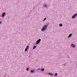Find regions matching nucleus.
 Segmentation results:
<instances>
[{
  "label": "nucleus",
  "instance_id": "obj_18",
  "mask_svg": "<svg viewBox=\"0 0 77 77\" xmlns=\"http://www.w3.org/2000/svg\"><path fill=\"white\" fill-rule=\"evenodd\" d=\"M37 70H38V71H39V70H40V69L39 68H38V69Z\"/></svg>",
  "mask_w": 77,
  "mask_h": 77
},
{
  "label": "nucleus",
  "instance_id": "obj_19",
  "mask_svg": "<svg viewBox=\"0 0 77 77\" xmlns=\"http://www.w3.org/2000/svg\"><path fill=\"white\" fill-rule=\"evenodd\" d=\"M1 23H2V22L0 21V24H1Z\"/></svg>",
  "mask_w": 77,
  "mask_h": 77
},
{
  "label": "nucleus",
  "instance_id": "obj_8",
  "mask_svg": "<svg viewBox=\"0 0 77 77\" xmlns=\"http://www.w3.org/2000/svg\"><path fill=\"white\" fill-rule=\"evenodd\" d=\"M43 7L44 8H47V4H44L43 5Z\"/></svg>",
  "mask_w": 77,
  "mask_h": 77
},
{
  "label": "nucleus",
  "instance_id": "obj_5",
  "mask_svg": "<svg viewBox=\"0 0 77 77\" xmlns=\"http://www.w3.org/2000/svg\"><path fill=\"white\" fill-rule=\"evenodd\" d=\"M35 72H36V71H35V69L31 70L30 72L32 73H35Z\"/></svg>",
  "mask_w": 77,
  "mask_h": 77
},
{
  "label": "nucleus",
  "instance_id": "obj_13",
  "mask_svg": "<svg viewBox=\"0 0 77 77\" xmlns=\"http://www.w3.org/2000/svg\"><path fill=\"white\" fill-rule=\"evenodd\" d=\"M44 68H41V71L43 72L44 71Z\"/></svg>",
  "mask_w": 77,
  "mask_h": 77
},
{
  "label": "nucleus",
  "instance_id": "obj_10",
  "mask_svg": "<svg viewBox=\"0 0 77 77\" xmlns=\"http://www.w3.org/2000/svg\"><path fill=\"white\" fill-rule=\"evenodd\" d=\"M72 36V34H70L68 36V38H70Z\"/></svg>",
  "mask_w": 77,
  "mask_h": 77
},
{
  "label": "nucleus",
  "instance_id": "obj_2",
  "mask_svg": "<svg viewBox=\"0 0 77 77\" xmlns=\"http://www.w3.org/2000/svg\"><path fill=\"white\" fill-rule=\"evenodd\" d=\"M6 16V13L5 12L2 13V17L3 18L5 16Z\"/></svg>",
  "mask_w": 77,
  "mask_h": 77
},
{
  "label": "nucleus",
  "instance_id": "obj_3",
  "mask_svg": "<svg viewBox=\"0 0 77 77\" xmlns=\"http://www.w3.org/2000/svg\"><path fill=\"white\" fill-rule=\"evenodd\" d=\"M40 42H41V39L39 38L36 42V44H38Z\"/></svg>",
  "mask_w": 77,
  "mask_h": 77
},
{
  "label": "nucleus",
  "instance_id": "obj_4",
  "mask_svg": "<svg viewBox=\"0 0 77 77\" xmlns=\"http://www.w3.org/2000/svg\"><path fill=\"white\" fill-rule=\"evenodd\" d=\"M29 48V46L27 45L25 49V51H27V50H28Z\"/></svg>",
  "mask_w": 77,
  "mask_h": 77
},
{
  "label": "nucleus",
  "instance_id": "obj_1",
  "mask_svg": "<svg viewBox=\"0 0 77 77\" xmlns=\"http://www.w3.org/2000/svg\"><path fill=\"white\" fill-rule=\"evenodd\" d=\"M47 28V25H44L42 27V29L41 30V31H45V30H46Z\"/></svg>",
  "mask_w": 77,
  "mask_h": 77
},
{
  "label": "nucleus",
  "instance_id": "obj_12",
  "mask_svg": "<svg viewBox=\"0 0 77 77\" xmlns=\"http://www.w3.org/2000/svg\"><path fill=\"white\" fill-rule=\"evenodd\" d=\"M54 75L55 77H56V76L57 75V73H55Z\"/></svg>",
  "mask_w": 77,
  "mask_h": 77
},
{
  "label": "nucleus",
  "instance_id": "obj_16",
  "mask_svg": "<svg viewBox=\"0 0 77 77\" xmlns=\"http://www.w3.org/2000/svg\"><path fill=\"white\" fill-rule=\"evenodd\" d=\"M46 19H47V18H45L43 20V21H45V20H46Z\"/></svg>",
  "mask_w": 77,
  "mask_h": 77
},
{
  "label": "nucleus",
  "instance_id": "obj_11",
  "mask_svg": "<svg viewBox=\"0 0 77 77\" xmlns=\"http://www.w3.org/2000/svg\"><path fill=\"white\" fill-rule=\"evenodd\" d=\"M63 65L65 66H66V63H64L63 64Z\"/></svg>",
  "mask_w": 77,
  "mask_h": 77
},
{
  "label": "nucleus",
  "instance_id": "obj_7",
  "mask_svg": "<svg viewBox=\"0 0 77 77\" xmlns=\"http://www.w3.org/2000/svg\"><path fill=\"white\" fill-rule=\"evenodd\" d=\"M48 74L49 75H50L51 76H53V74L50 72L48 73Z\"/></svg>",
  "mask_w": 77,
  "mask_h": 77
},
{
  "label": "nucleus",
  "instance_id": "obj_15",
  "mask_svg": "<svg viewBox=\"0 0 77 77\" xmlns=\"http://www.w3.org/2000/svg\"><path fill=\"white\" fill-rule=\"evenodd\" d=\"M36 48V46H34L33 47V49H35V48Z\"/></svg>",
  "mask_w": 77,
  "mask_h": 77
},
{
  "label": "nucleus",
  "instance_id": "obj_9",
  "mask_svg": "<svg viewBox=\"0 0 77 77\" xmlns=\"http://www.w3.org/2000/svg\"><path fill=\"white\" fill-rule=\"evenodd\" d=\"M75 46V45H74L73 44H72L71 45V47H72L73 48H74Z\"/></svg>",
  "mask_w": 77,
  "mask_h": 77
},
{
  "label": "nucleus",
  "instance_id": "obj_14",
  "mask_svg": "<svg viewBox=\"0 0 77 77\" xmlns=\"http://www.w3.org/2000/svg\"><path fill=\"white\" fill-rule=\"evenodd\" d=\"M59 26H60V27L62 26V24L61 23H60L59 25Z\"/></svg>",
  "mask_w": 77,
  "mask_h": 77
},
{
  "label": "nucleus",
  "instance_id": "obj_17",
  "mask_svg": "<svg viewBox=\"0 0 77 77\" xmlns=\"http://www.w3.org/2000/svg\"><path fill=\"white\" fill-rule=\"evenodd\" d=\"M29 68H27L26 69V71H29Z\"/></svg>",
  "mask_w": 77,
  "mask_h": 77
},
{
  "label": "nucleus",
  "instance_id": "obj_6",
  "mask_svg": "<svg viewBox=\"0 0 77 77\" xmlns=\"http://www.w3.org/2000/svg\"><path fill=\"white\" fill-rule=\"evenodd\" d=\"M77 16V14H74L72 16V18L73 19L75 17H76Z\"/></svg>",
  "mask_w": 77,
  "mask_h": 77
}]
</instances>
